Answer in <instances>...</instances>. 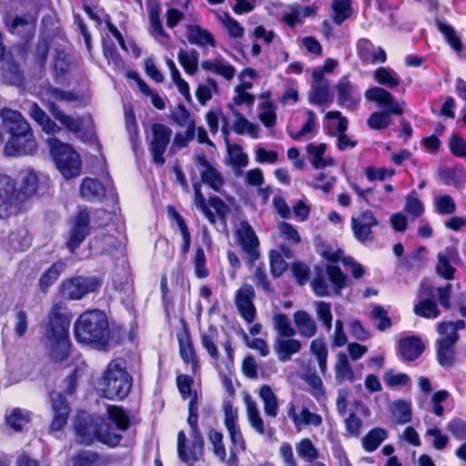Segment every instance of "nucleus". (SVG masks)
<instances>
[{
	"mask_svg": "<svg viewBox=\"0 0 466 466\" xmlns=\"http://www.w3.org/2000/svg\"><path fill=\"white\" fill-rule=\"evenodd\" d=\"M300 350V341L294 339H279L276 345V352L280 361L290 360L291 356L299 352Z\"/></svg>",
	"mask_w": 466,
	"mask_h": 466,
	"instance_id": "f704fd0d",
	"label": "nucleus"
},
{
	"mask_svg": "<svg viewBox=\"0 0 466 466\" xmlns=\"http://www.w3.org/2000/svg\"><path fill=\"white\" fill-rule=\"evenodd\" d=\"M424 350L422 339L416 335L401 338L398 342V351L404 361L416 360L422 355Z\"/></svg>",
	"mask_w": 466,
	"mask_h": 466,
	"instance_id": "4be33fe9",
	"label": "nucleus"
},
{
	"mask_svg": "<svg viewBox=\"0 0 466 466\" xmlns=\"http://www.w3.org/2000/svg\"><path fill=\"white\" fill-rule=\"evenodd\" d=\"M152 139L149 143V151L153 162L163 166L166 162L164 154L170 143L172 130L162 123H153L151 126Z\"/></svg>",
	"mask_w": 466,
	"mask_h": 466,
	"instance_id": "ddd939ff",
	"label": "nucleus"
},
{
	"mask_svg": "<svg viewBox=\"0 0 466 466\" xmlns=\"http://www.w3.org/2000/svg\"><path fill=\"white\" fill-rule=\"evenodd\" d=\"M333 21L341 24L352 14L351 0H333Z\"/></svg>",
	"mask_w": 466,
	"mask_h": 466,
	"instance_id": "a18cd8bd",
	"label": "nucleus"
},
{
	"mask_svg": "<svg viewBox=\"0 0 466 466\" xmlns=\"http://www.w3.org/2000/svg\"><path fill=\"white\" fill-rule=\"evenodd\" d=\"M296 449L299 456L309 462H313L319 457L318 450L308 438L302 439L297 444Z\"/></svg>",
	"mask_w": 466,
	"mask_h": 466,
	"instance_id": "603ef678",
	"label": "nucleus"
},
{
	"mask_svg": "<svg viewBox=\"0 0 466 466\" xmlns=\"http://www.w3.org/2000/svg\"><path fill=\"white\" fill-rule=\"evenodd\" d=\"M371 316L375 319H379L380 322L377 324V329L384 331L392 326V320L388 315V311L380 305H376L372 311Z\"/></svg>",
	"mask_w": 466,
	"mask_h": 466,
	"instance_id": "69168bd1",
	"label": "nucleus"
},
{
	"mask_svg": "<svg viewBox=\"0 0 466 466\" xmlns=\"http://www.w3.org/2000/svg\"><path fill=\"white\" fill-rule=\"evenodd\" d=\"M50 156L56 167L66 179H72L81 174L82 160L80 155L68 143L56 137L47 139Z\"/></svg>",
	"mask_w": 466,
	"mask_h": 466,
	"instance_id": "423d86ee",
	"label": "nucleus"
},
{
	"mask_svg": "<svg viewBox=\"0 0 466 466\" xmlns=\"http://www.w3.org/2000/svg\"><path fill=\"white\" fill-rule=\"evenodd\" d=\"M177 339L180 358L186 364L190 365L192 372L195 373L200 369V364L194 348L190 330L185 321H183L181 330L177 333Z\"/></svg>",
	"mask_w": 466,
	"mask_h": 466,
	"instance_id": "a211bd4d",
	"label": "nucleus"
},
{
	"mask_svg": "<svg viewBox=\"0 0 466 466\" xmlns=\"http://www.w3.org/2000/svg\"><path fill=\"white\" fill-rule=\"evenodd\" d=\"M91 233V218L89 211L85 208L76 212L69 222L66 247L71 254L76 253L87 236Z\"/></svg>",
	"mask_w": 466,
	"mask_h": 466,
	"instance_id": "9d476101",
	"label": "nucleus"
},
{
	"mask_svg": "<svg viewBox=\"0 0 466 466\" xmlns=\"http://www.w3.org/2000/svg\"><path fill=\"white\" fill-rule=\"evenodd\" d=\"M101 282L96 278L75 276L62 280L59 295L67 300H78L86 294L96 291Z\"/></svg>",
	"mask_w": 466,
	"mask_h": 466,
	"instance_id": "1a4fd4ad",
	"label": "nucleus"
},
{
	"mask_svg": "<svg viewBox=\"0 0 466 466\" xmlns=\"http://www.w3.org/2000/svg\"><path fill=\"white\" fill-rule=\"evenodd\" d=\"M293 320L301 337L309 339L316 335L317 324L307 311H295Z\"/></svg>",
	"mask_w": 466,
	"mask_h": 466,
	"instance_id": "c756f323",
	"label": "nucleus"
},
{
	"mask_svg": "<svg viewBox=\"0 0 466 466\" xmlns=\"http://www.w3.org/2000/svg\"><path fill=\"white\" fill-rule=\"evenodd\" d=\"M161 6L159 3L153 4L148 11V19L153 29V33L165 39H169V35L164 30L160 19Z\"/></svg>",
	"mask_w": 466,
	"mask_h": 466,
	"instance_id": "ea45409f",
	"label": "nucleus"
},
{
	"mask_svg": "<svg viewBox=\"0 0 466 466\" xmlns=\"http://www.w3.org/2000/svg\"><path fill=\"white\" fill-rule=\"evenodd\" d=\"M329 85H313L309 94V102L312 105L324 106L331 102Z\"/></svg>",
	"mask_w": 466,
	"mask_h": 466,
	"instance_id": "58836bf2",
	"label": "nucleus"
},
{
	"mask_svg": "<svg viewBox=\"0 0 466 466\" xmlns=\"http://www.w3.org/2000/svg\"><path fill=\"white\" fill-rule=\"evenodd\" d=\"M72 314L65 302L54 303L45 327L50 358L57 363L66 361L71 355L72 342L69 334Z\"/></svg>",
	"mask_w": 466,
	"mask_h": 466,
	"instance_id": "f257e3e1",
	"label": "nucleus"
},
{
	"mask_svg": "<svg viewBox=\"0 0 466 466\" xmlns=\"http://www.w3.org/2000/svg\"><path fill=\"white\" fill-rule=\"evenodd\" d=\"M336 379L339 380H353L354 374L348 356L344 352L338 354L337 362L335 364Z\"/></svg>",
	"mask_w": 466,
	"mask_h": 466,
	"instance_id": "de8ad7c7",
	"label": "nucleus"
},
{
	"mask_svg": "<svg viewBox=\"0 0 466 466\" xmlns=\"http://www.w3.org/2000/svg\"><path fill=\"white\" fill-rule=\"evenodd\" d=\"M3 76L12 84L23 80V73L20 70L19 64L15 60H8L3 67Z\"/></svg>",
	"mask_w": 466,
	"mask_h": 466,
	"instance_id": "0e129e2a",
	"label": "nucleus"
},
{
	"mask_svg": "<svg viewBox=\"0 0 466 466\" xmlns=\"http://www.w3.org/2000/svg\"><path fill=\"white\" fill-rule=\"evenodd\" d=\"M31 416L29 412L20 408H14L6 410L5 414V423L14 432H21L25 425L30 423Z\"/></svg>",
	"mask_w": 466,
	"mask_h": 466,
	"instance_id": "7c9ffc66",
	"label": "nucleus"
},
{
	"mask_svg": "<svg viewBox=\"0 0 466 466\" xmlns=\"http://www.w3.org/2000/svg\"><path fill=\"white\" fill-rule=\"evenodd\" d=\"M236 238L238 245L246 254V264L248 268H253L256 261L260 258L258 250L259 239L247 220H242L236 231Z\"/></svg>",
	"mask_w": 466,
	"mask_h": 466,
	"instance_id": "f8f14e48",
	"label": "nucleus"
},
{
	"mask_svg": "<svg viewBox=\"0 0 466 466\" xmlns=\"http://www.w3.org/2000/svg\"><path fill=\"white\" fill-rule=\"evenodd\" d=\"M53 419L50 424L52 431H61L65 428L71 413V407L66 397L62 392L49 393Z\"/></svg>",
	"mask_w": 466,
	"mask_h": 466,
	"instance_id": "2eb2a0df",
	"label": "nucleus"
},
{
	"mask_svg": "<svg viewBox=\"0 0 466 466\" xmlns=\"http://www.w3.org/2000/svg\"><path fill=\"white\" fill-rule=\"evenodd\" d=\"M187 38L192 45L199 46H216V40L212 33L198 25H188Z\"/></svg>",
	"mask_w": 466,
	"mask_h": 466,
	"instance_id": "c85d7f7f",
	"label": "nucleus"
},
{
	"mask_svg": "<svg viewBox=\"0 0 466 466\" xmlns=\"http://www.w3.org/2000/svg\"><path fill=\"white\" fill-rule=\"evenodd\" d=\"M387 431L382 428L371 429L362 439V447L368 452L376 451L387 439Z\"/></svg>",
	"mask_w": 466,
	"mask_h": 466,
	"instance_id": "72a5a7b5",
	"label": "nucleus"
},
{
	"mask_svg": "<svg viewBox=\"0 0 466 466\" xmlns=\"http://www.w3.org/2000/svg\"><path fill=\"white\" fill-rule=\"evenodd\" d=\"M47 109L51 115L61 123L68 131L72 133H79L83 127V120L81 117H73L72 116L64 113L55 102L47 104Z\"/></svg>",
	"mask_w": 466,
	"mask_h": 466,
	"instance_id": "cd10ccee",
	"label": "nucleus"
},
{
	"mask_svg": "<svg viewBox=\"0 0 466 466\" xmlns=\"http://www.w3.org/2000/svg\"><path fill=\"white\" fill-rule=\"evenodd\" d=\"M336 178L334 177H328L327 174L320 172L319 174L313 177L310 186L314 189H319L325 194H329L332 191Z\"/></svg>",
	"mask_w": 466,
	"mask_h": 466,
	"instance_id": "052dcab7",
	"label": "nucleus"
},
{
	"mask_svg": "<svg viewBox=\"0 0 466 466\" xmlns=\"http://www.w3.org/2000/svg\"><path fill=\"white\" fill-rule=\"evenodd\" d=\"M364 95L369 101L376 102L384 108V111L372 112L368 117L367 125L372 130L387 128L391 124L390 115L400 116L403 114V109L392 94L382 87H370L365 91Z\"/></svg>",
	"mask_w": 466,
	"mask_h": 466,
	"instance_id": "39448f33",
	"label": "nucleus"
},
{
	"mask_svg": "<svg viewBox=\"0 0 466 466\" xmlns=\"http://www.w3.org/2000/svg\"><path fill=\"white\" fill-rule=\"evenodd\" d=\"M378 225L379 220L370 209L360 212L357 218H351V229L354 238L363 244L374 240L372 228Z\"/></svg>",
	"mask_w": 466,
	"mask_h": 466,
	"instance_id": "4468645a",
	"label": "nucleus"
},
{
	"mask_svg": "<svg viewBox=\"0 0 466 466\" xmlns=\"http://www.w3.org/2000/svg\"><path fill=\"white\" fill-rule=\"evenodd\" d=\"M208 440L213 446L214 454L221 461H225L227 457L226 448L223 442V434L214 429L208 431Z\"/></svg>",
	"mask_w": 466,
	"mask_h": 466,
	"instance_id": "3c124183",
	"label": "nucleus"
},
{
	"mask_svg": "<svg viewBox=\"0 0 466 466\" xmlns=\"http://www.w3.org/2000/svg\"><path fill=\"white\" fill-rule=\"evenodd\" d=\"M391 412L397 424H406L411 420V404L408 400H395L392 404Z\"/></svg>",
	"mask_w": 466,
	"mask_h": 466,
	"instance_id": "4c0bfd02",
	"label": "nucleus"
},
{
	"mask_svg": "<svg viewBox=\"0 0 466 466\" xmlns=\"http://www.w3.org/2000/svg\"><path fill=\"white\" fill-rule=\"evenodd\" d=\"M256 297L254 288L250 284H243L236 292L235 304L239 315L248 322L252 323L257 315L253 303Z\"/></svg>",
	"mask_w": 466,
	"mask_h": 466,
	"instance_id": "dca6fc26",
	"label": "nucleus"
},
{
	"mask_svg": "<svg viewBox=\"0 0 466 466\" xmlns=\"http://www.w3.org/2000/svg\"><path fill=\"white\" fill-rule=\"evenodd\" d=\"M326 117L328 119H337L338 120V124H337L338 136H337L336 146L339 151H344L349 147H355L357 146L358 142L355 140H351L350 138V137L346 134V131H347L348 126H349V121L346 116H342L341 112H339L338 110L329 111L326 114Z\"/></svg>",
	"mask_w": 466,
	"mask_h": 466,
	"instance_id": "5701e85b",
	"label": "nucleus"
},
{
	"mask_svg": "<svg viewBox=\"0 0 466 466\" xmlns=\"http://www.w3.org/2000/svg\"><path fill=\"white\" fill-rule=\"evenodd\" d=\"M449 149L454 157H466V139L458 134H452L449 140Z\"/></svg>",
	"mask_w": 466,
	"mask_h": 466,
	"instance_id": "774afa93",
	"label": "nucleus"
},
{
	"mask_svg": "<svg viewBox=\"0 0 466 466\" xmlns=\"http://www.w3.org/2000/svg\"><path fill=\"white\" fill-rule=\"evenodd\" d=\"M103 395L111 400H123L132 388L133 378L120 362L112 360L103 375Z\"/></svg>",
	"mask_w": 466,
	"mask_h": 466,
	"instance_id": "0eeeda50",
	"label": "nucleus"
},
{
	"mask_svg": "<svg viewBox=\"0 0 466 466\" xmlns=\"http://www.w3.org/2000/svg\"><path fill=\"white\" fill-rule=\"evenodd\" d=\"M264 109L258 116L262 124L268 127H273L277 123V115L275 112V106L271 101H268L262 104Z\"/></svg>",
	"mask_w": 466,
	"mask_h": 466,
	"instance_id": "338daca9",
	"label": "nucleus"
},
{
	"mask_svg": "<svg viewBox=\"0 0 466 466\" xmlns=\"http://www.w3.org/2000/svg\"><path fill=\"white\" fill-rule=\"evenodd\" d=\"M434 207L440 215H450L456 211V204L450 195H441L436 198Z\"/></svg>",
	"mask_w": 466,
	"mask_h": 466,
	"instance_id": "e2e57ef3",
	"label": "nucleus"
},
{
	"mask_svg": "<svg viewBox=\"0 0 466 466\" xmlns=\"http://www.w3.org/2000/svg\"><path fill=\"white\" fill-rule=\"evenodd\" d=\"M107 421L110 422L117 432L127 431L131 424V420L127 410L116 405H108L106 408Z\"/></svg>",
	"mask_w": 466,
	"mask_h": 466,
	"instance_id": "bb28decb",
	"label": "nucleus"
},
{
	"mask_svg": "<svg viewBox=\"0 0 466 466\" xmlns=\"http://www.w3.org/2000/svg\"><path fill=\"white\" fill-rule=\"evenodd\" d=\"M316 306L319 320L321 322L326 331H330L333 320L330 303L326 301H318Z\"/></svg>",
	"mask_w": 466,
	"mask_h": 466,
	"instance_id": "4d7b16f0",
	"label": "nucleus"
},
{
	"mask_svg": "<svg viewBox=\"0 0 466 466\" xmlns=\"http://www.w3.org/2000/svg\"><path fill=\"white\" fill-rule=\"evenodd\" d=\"M247 414L250 426L260 435L265 433L264 421L260 416L256 403L252 400L247 402Z\"/></svg>",
	"mask_w": 466,
	"mask_h": 466,
	"instance_id": "09e8293b",
	"label": "nucleus"
},
{
	"mask_svg": "<svg viewBox=\"0 0 466 466\" xmlns=\"http://www.w3.org/2000/svg\"><path fill=\"white\" fill-rule=\"evenodd\" d=\"M326 271L328 278L336 291H340L348 286V277L343 273L339 266L328 265L326 267Z\"/></svg>",
	"mask_w": 466,
	"mask_h": 466,
	"instance_id": "49530a36",
	"label": "nucleus"
},
{
	"mask_svg": "<svg viewBox=\"0 0 466 466\" xmlns=\"http://www.w3.org/2000/svg\"><path fill=\"white\" fill-rule=\"evenodd\" d=\"M188 446L187 445V437L183 431L177 433V455L181 461L193 465L198 461L197 456L194 451L191 453L187 452Z\"/></svg>",
	"mask_w": 466,
	"mask_h": 466,
	"instance_id": "8fccbe9b",
	"label": "nucleus"
},
{
	"mask_svg": "<svg viewBox=\"0 0 466 466\" xmlns=\"http://www.w3.org/2000/svg\"><path fill=\"white\" fill-rule=\"evenodd\" d=\"M73 332L79 344L97 350H106L109 346V322L106 313L100 309H89L81 313L74 323Z\"/></svg>",
	"mask_w": 466,
	"mask_h": 466,
	"instance_id": "20e7f679",
	"label": "nucleus"
},
{
	"mask_svg": "<svg viewBox=\"0 0 466 466\" xmlns=\"http://www.w3.org/2000/svg\"><path fill=\"white\" fill-rule=\"evenodd\" d=\"M336 88L339 106L350 108L358 104L359 101L353 97V85L347 77L341 78Z\"/></svg>",
	"mask_w": 466,
	"mask_h": 466,
	"instance_id": "2f4dec72",
	"label": "nucleus"
},
{
	"mask_svg": "<svg viewBox=\"0 0 466 466\" xmlns=\"http://www.w3.org/2000/svg\"><path fill=\"white\" fill-rule=\"evenodd\" d=\"M66 268V261L58 259L51 264L39 277L38 289L43 294H47L52 286L59 279Z\"/></svg>",
	"mask_w": 466,
	"mask_h": 466,
	"instance_id": "b1692460",
	"label": "nucleus"
},
{
	"mask_svg": "<svg viewBox=\"0 0 466 466\" xmlns=\"http://www.w3.org/2000/svg\"><path fill=\"white\" fill-rule=\"evenodd\" d=\"M50 50V44L47 39L39 40L35 45V63L40 70L46 68Z\"/></svg>",
	"mask_w": 466,
	"mask_h": 466,
	"instance_id": "680f3d73",
	"label": "nucleus"
},
{
	"mask_svg": "<svg viewBox=\"0 0 466 466\" xmlns=\"http://www.w3.org/2000/svg\"><path fill=\"white\" fill-rule=\"evenodd\" d=\"M79 190L81 197L86 201L102 200L106 195V187L97 178L85 177Z\"/></svg>",
	"mask_w": 466,
	"mask_h": 466,
	"instance_id": "a878e982",
	"label": "nucleus"
},
{
	"mask_svg": "<svg viewBox=\"0 0 466 466\" xmlns=\"http://www.w3.org/2000/svg\"><path fill=\"white\" fill-rule=\"evenodd\" d=\"M460 339L458 332L451 336L441 335L435 342L436 359L438 363L444 368H451L455 363L456 344Z\"/></svg>",
	"mask_w": 466,
	"mask_h": 466,
	"instance_id": "f3484780",
	"label": "nucleus"
},
{
	"mask_svg": "<svg viewBox=\"0 0 466 466\" xmlns=\"http://www.w3.org/2000/svg\"><path fill=\"white\" fill-rule=\"evenodd\" d=\"M236 120L233 123V130L238 135H243L248 132L252 138L258 137V128L256 124L250 123L240 112L236 110L233 106H230Z\"/></svg>",
	"mask_w": 466,
	"mask_h": 466,
	"instance_id": "473e14b6",
	"label": "nucleus"
},
{
	"mask_svg": "<svg viewBox=\"0 0 466 466\" xmlns=\"http://www.w3.org/2000/svg\"><path fill=\"white\" fill-rule=\"evenodd\" d=\"M111 461L109 456L90 450L77 451L72 457L73 466H107Z\"/></svg>",
	"mask_w": 466,
	"mask_h": 466,
	"instance_id": "393cba45",
	"label": "nucleus"
},
{
	"mask_svg": "<svg viewBox=\"0 0 466 466\" xmlns=\"http://www.w3.org/2000/svg\"><path fill=\"white\" fill-rule=\"evenodd\" d=\"M259 397L263 400L265 413L271 418H276L279 411L278 399L270 386L262 385Z\"/></svg>",
	"mask_w": 466,
	"mask_h": 466,
	"instance_id": "c9c22d12",
	"label": "nucleus"
},
{
	"mask_svg": "<svg viewBox=\"0 0 466 466\" xmlns=\"http://www.w3.org/2000/svg\"><path fill=\"white\" fill-rule=\"evenodd\" d=\"M201 182L193 183L194 204L211 225L217 223V217L224 221L230 211L226 202L218 196L209 197L207 201L201 190Z\"/></svg>",
	"mask_w": 466,
	"mask_h": 466,
	"instance_id": "6e6552de",
	"label": "nucleus"
},
{
	"mask_svg": "<svg viewBox=\"0 0 466 466\" xmlns=\"http://www.w3.org/2000/svg\"><path fill=\"white\" fill-rule=\"evenodd\" d=\"M3 129L9 135L4 147L6 157L33 155L37 150L33 130L19 111L3 109L1 111Z\"/></svg>",
	"mask_w": 466,
	"mask_h": 466,
	"instance_id": "7ed1b4c3",
	"label": "nucleus"
},
{
	"mask_svg": "<svg viewBox=\"0 0 466 466\" xmlns=\"http://www.w3.org/2000/svg\"><path fill=\"white\" fill-rule=\"evenodd\" d=\"M177 59L187 75L193 76L196 74L198 65V55L197 51L188 54L184 49H180L177 54Z\"/></svg>",
	"mask_w": 466,
	"mask_h": 466,
	"instance_id": "79ce46f5",
	"label": "nucleus"
},
{
	"mask_svg": "<svg viewBox=\"0 0 466 466\" xmlns=\"http://www.w3.org/2000/svg\"><path fill=\"white\" fill-rule=\"evenodd\" d=\"M74 434L76 443L86 447L99 443L115 449L123 441V435L116 431L104 416L86 411L77 413L74 420Z\"/></svg>",
	"mask_w": 466,
	"mask_h": 466,
	"instance_id": "f03ea898",
	"label": "nucleus"
},
{
	"mask_svg": "<svg viewBox=\"0 0 466 466\" xmlns=\"http://www.w3.org/2000/svg\"><path fill=\"white\" fill-rule=\"evenodd\" d=\"M17 181L7 174H0V218L8 219L21 213L16 191Z\"/></svg>",
	"mask_w": 466,
	"mask_h": 466,
	"instance_id": "9b49d317",
	"label": "nucleus"
},
{
	"mask_svg": "<svg viewBox=\"0 0 466 466\" xmlns=\"http://www.w3.org/2000/svg\"><path fill=\"white\" fill-rule=\"evenodd\" d=\"M414 313L425 319H436L441 315L436 301L431 299L420 300L414 306Z\"/></svg>",
	"mask_w": 466,
	"mask_h": 466,
	"instance_id": "a19ab883",
	"label": "nucleus"
},
{
	"mask_svg": "<svg viewBox=\"0 0 466 466\" xmlns=\"http://www.w3.org/2000/svg\"><path fill=\"white\" fill-rule=\"evenodd\" d=\"M356 48L359 58L365 65L385 63L387 60L386 51L381 46L375 47L368 38H360Z\"/></svg>",
	"mask_w": 466,
	"mask_h": 466,
	"instance_id": "412c9836",
	"label": "nucleus"
},
{
	"mask_svg": "<svg viewBox=\"0 0 466 466\" xmlns=\"http://www.w3.org/2000/svg\"><path fill=\"white\" fill-rule=\"evenodd\" d=\"M326 150L327 145L325 143H320L319 145L309 144L307 146L308 153L313 157L311 164L315 168L324 167L328 165L327 160L323 157Z\"/></svg>",
	"mask_w": 466,
	"mask_h": 466,
	"instance_id": "6e6d98bb",
	"label": "nucleus"
},
{
	"mask_svg": "<svg viewBox=\"0 0 466 466\" xmlns=\"http://www.w3.org/2000/svg\"><path fill=\"white\" fill-rule=\"evenodd\" d=\"M455 268L451 265L450 258L447 255L439 253L438 262L436 264V272L439 276L447 280L454 279Z\"/></svg>",
	"mask_w": 466,
	"mask_h": 466,
	"instance_id": "5fc2aeb1",
	"label": "nucleus"
},
{
	"mask_svg": "<svg viewBox=\"0 0 466 466\" xmlns=\"http://www.w3.org/2000/svg\"><path fill=\"white\" fill-rule=\"evenodd\" d=\"M253 280L257 288L262 289L265 293L272 294L275 292V289L268 278L264 263H260L256 266L253 273Z\"/></svg>",
	"mask_w": 466,
	"mask_h": 466,
	"instance_id": "37998d69",
	"label": "nucleus"
},
{
	"mask_svg": "<svg viewBox=\"0 0 466 466\" xmlns=\"http://www.w3.org/2000/svg\"><path fill=\"white\" fill-rule=\"evenodd\" d=\"M195 162L203 167L199 182L207 185L213 191L219 192L225 183L222 174L208 161L204 153L196 155Z\"/></svg>",
	"mask_w": 466,
	"mask_h": 466,
	"instance_id": "aec40b11",
	"label": "nucleus"
},
{
	"mask_svg": "<svg viewBox=\"0 0 466 466\" xmlns=\"http://www.w3.org/2000/svg\"><path fill=\"white\" fill-rule=\"evenodd\" d=\"M269 270L274 279L280 278L288 269V263L282 254L278 250H270L269 254Z\"/></svg>",
	"mask_w": 466,
	"mask_h": 466,
	"instance_id": "c03bdc74",
	"label": "nucleus"
},
{
	"mask_svg": "<svg viewBox=\"0 0 466 466\" xmlns=\"http://www.w3.org/2000/svg\"><path fill=\"white\" fill-rule=\"evenodd\" d=\"M48 185L46 182L43 183L40 181L39 177L33 170H29L23 177L20 185L16 186L17 199L21 213L25 210V202L38 193L42 188H47Z\"/></svg>",
	"mask_w": 466,
	"mask_h": 466,
	"instance_id": "6ab92c4d",
	"label": "nucleus"
},
{
	"mask_svg": "<svg viewBox=\"0 0 466 466\" xmlns=\"http://www.w3.org/2000/svg\"><path fill=\"white\" fill-rule=\"evenodd\" d=\"M274 326L281 337L292 338L296 334L289 318L284 313L275 315Z\"/></svg>",
	"mask_w": 466,
	"mask_h": 466,
	"instance_id": "864d4df0",
	"label": "nucleus"
},
{
	"mask_svg": "<svg viewBox=\"0 0 466 466\" xmlns=\"http://www.w3.org/2000/svg\"><path fill=\"white\" fill-rule=\"evenodd\" d=\"M14 333L15 336L22 338L28 330V316L25 309L18 305L15 306Z\"/></svg>",
	"mask_w": 466,
	"mask_h": 466,
	"instance_id": "13d9d810",
	"label": "nucleus"
},
{
	"mask_svg": "<svg viewBox=\"0 0 466 466\" xmlns=\"http://www.w3.org/2000/svg\"><path fill=\"white\" fill-rule=\"evenodd\" d=\"M195 275L198 279H206L209 276V269L207 267V258L201 247L197 248L194 257Z\"/></svg>",
	"mask_w": 466,
	"mask_h": 466,
	"instance_id": "bf43d9fd",
	"label": "nucleus"
},
{
	"mask_svg": "<svg viewBox=\"0 0 466 466\" xmlns=\"http://www.w3.org/2000/svg\"><path fill=\"white\" fill-rule=\"evenodd\" d=\"M373 78L378 84L389 88H395L400 83V78L399 76L394 72L393 69L389 67L380 66L375 69L373 73Z\"/></svg>",
	"mask_w": 466,
	"mask_h": 466,
	"instance_id": "e433bc0d",
	"label": "nucleus"
}]
</instances>
